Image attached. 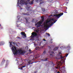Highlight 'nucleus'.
I'll return each instance as SVG.
<instances>
[{"label":"nucleus","instance_id":"43","mask_svg":"<svg viewBox=\"0 0 73 73\" xmlns=\"http://www.w3.org/2000/svg\"><path fill=\"white\" fill-rule=\"evenodd\" d=\"M57 73H60V72L59 71H58V72H57Z\"/></svg>","mask_w":73,"mask_h":73},{"label":"nucleus","instance_id":"34","mask_svg":"<svg viewBox=\"0 0 73 73\" xmlns=\"http://www.w3.org/2000/svg\"><path fill=\"white\" fill-rule=\"evenodd\" d=\"M55 48L57 50L58 48V47H56Z\"/></svg>","mask_w":73,"mask_h":73},{"label":"nucleus","instance_id":"42","mask_svg":"<svg viewBox=\"0 0 73 73\" xmlns=\"http://www.w3.org/2000/svg\"><path fill=\"white\" fill-rule=\"evenodd\" d=\"M48 47L50 48L49 49H50V46H49Z\"/></svg>","mask_w":73,"mask_h":73},{"label":"nucleus","instance_id":"46","mask_svg":"<svg viewBox=\"0 0 73 73\" xmlns=\"http://www.w3.org/2000/svg\"><path fill=\"white\" fill-rule=\"evenodd\" d=\"M0 27H1V24H0Z\"/></svg>","mask_w":73,"mask_h":73},{"label":"nucleus","instance_id":"26","mask_svg":"<svg viewBox=\"0 0 73 73\" xmlns=\"http://www.w3.org/2000/svg\"><path fill=\"white\" fill-rule=\"evenodd\" d=\"M46 52L45 51H44L43 52V54H46Z\"/></svg>","mask_w":73,"mask_h":73},{"label":"nucleus","instance_id":"36","mask_svg":"<svg viewBox=\"0 0 73 73\" xmlns=\"http://www.w3.org/2000/svg\"><path fill=\"white\" fill-rule=\"evenodd\" d=\"M60 54H61V52H59V55H60Z\"/></svg>","mask_w":73,"mask_h":73},{"label":"nucleus","instance_id":"13","mask_svg":"<svg viewBox=\"0 0 73 73\" xmlns=\"http://www.w3.org/2000/svg\"><path fill=\"white\" fill-rule=\"evenodd\" d=\"M49 53H50V54H55L53 51H49Z\"/></svg>","mask_w":73,"mask_h":73},{"label":"nucleus","instance_id":"22","mask_svg":"<svg viewBox=\"0 0 73 73\" xmlns=\"http://www.w3.org/2000/svg\"><path fill=\"white\" fill-rule=\"evenodd\" d=\"M13 44L14 45H15V44H17V43H16V42H13Z\"/></svg>","mask_w":73,"mask_h":73},{"label":"nucleus","instance_id":"14","mask_svg":"<svg viewBox=\"0 0 73 73\" xmlns=\"http://www.w3.org/2000/svg\"><path fill=\"white\" fill-rule=\"evenodd\" d=\"M30 7H31L29 6H27L26 7V9H27V11H29V8H30Z\"/></svg>","mask_w":73,"mask_h":73},{"label":"nucleus","instance_id":"1","mask_svg":"<svg viewBox=\"0 0 73 73\" xmlns=\"http://www.w3.org/2000/svg\"><path fill=\"white\" fill-rule=\"evenodd\" d=\"M57 20H54L53 19H52L49 21L47 20L44 23V27L46 28H49V27L52 26L53 24Z\"/></svg>","mask_w":73,"mask_h":73},{"label":"nucleus","instance_id":"35","mask_svg":"<svg viewBox=\"0 0 73 73\" xmlns=\"http://www.w3.org/2000/svg\"><path fill=\"white\" fill-rule=\"evenodd\" d=\"M26 66H23L22 67V68H24V67H25Z\"/></svg>","mask_w":73,"mask_h":73},{"label":"nucleus","instance_id":"51","mask_svg":"<svg viewBox=\"0 0 73 73\" xmlns=\"http://www.w3.org/2000/svg\"><path fill=\"white\" fill-rule=\"evenodd\" d=\"M66 13H67V12H66Z\"/></svg>","mask_w":73,"mask_h":73},{"label":"nucleus","instance_id":"32","mask_svg":"<svg viewBox=\"0 0 73 73\" xmlns=\"http://www.w3.org/2000/svg\"><path fill=\"white\" fill-rule=\"evenodd\" d=\"M68 54H66V55L65 56H66V57H67V56H68Z\"/></svg>","mask_w":73,"mask_h":73},{"label":"nucleus","instance_id":"17","mask_svg":"<svg viewBox=\"0 0 73 73\" xmlns=\"http://www.w3.org/2000/svg\"><path fill=\"white\" fill-rule=\"evenodd\" d=\"M4 43V42H0V46H1V45H3V43Z\"/></svg>","mask_w":73,"mask_h":73},{"label":"nucleus","instance_id":"2","mask_svg":"<svg viewBox=\"0 0 73 73\" xmlns=\"http://www.w3.org/2000/svg\"><path fill=\"white\" fill-rule=\"evenodd\" d=\"M12 50L14 53V54L16 55L17 53L18 54H21L22 50L20 49H18V50L16 49V47H13L12 48Z\"/></svg>","mask_w":73,"mask_h":73},{"label":"nucleus","instance_id":"40","mask_svg":"<svg viewBox=\"0 0 73 73\" xmlns=\"http://www.w3.org/2000/svg\"><path fill=\"white\" fill-rule=\"evenodd\" d=\"M23 67H21V70H23Z\"/></svg>","mask_w":73,"mask_h":73},{"label":"nucleus","instance_id":"16","mask_svg":"<svg viewBox=\"0 0 73 73\" xmlns=\"http://www.w3.org/2000/svg\"><path fill=\"white\" fill-rule=\"evenodd\" d=\"M60 58H61V59H63V58H64L65 57L64 56H62L61 55H60Z\"/></svg>","mask_w":73,"mask_h":73},{"label":"nucleus","instance_id":"11","mask_svg":"<svg viewBox=\"0 0 73 73\" xmlns=\"http://www.w3.org/2000/svg\"><path fill=\"white\" fill-rule=\"evenodd\" d=\"M34 0H32L29 3V4L30 5H32V4H33V1H34Z\"/></svg>","mask_w":73,"mask_h":73},{"label":"nucleus","instance_id":"47","mask_svg":"<svg viewBox=\"0 0 73 73\" xmlns=\"http://www.w3.org/2000/svg\"><path fill=\"white\" fill-rule=\"evenodd\" d=\"M33 64V63H31V64Z\"/></svg>","mask_w":73,"mask_h":73},{"label":"nucleus","instance_id":"56","mask_svg":"<svg viewBox=\"0 0 73 73\" xmlns=\"http://www.w3.org/2000/svg\"><path fill=\"white\" fill-rule=\"evenodd\" d=\"M33 59H34L33 58Z\"/></svg>","mask_w":73,"mask_h":73},{"label":"nucleus","instance_id":"5","mask_svg":"<svg viewBox=\"0 0 73 73\" xmlns=\"http://www.w3.org/2000/svg\"><path fill=\"white\" fill-rule=\"evenodd\" d=\"M63 14H64V13H62L60 14H58L54 15V16H55V17H56V18H57V19H58L60 18V17H61V16H62V15H63Z\"/></svg>","mask_w":73,"mask_h":73},{"label":"nucleus","instance_id":"54","mask_svg":"<svg viewBox=\"0 0 73 73\" xmlns=\"http://www.w3.org/2000/svg\"><path fill=\"white\" fill-rule=\"evenodd\" d=\"M21 65H22V64H21Z\"/></svg>","mask_w":73,"mask_h":73},{"label":"nucleus","instance_id":"50","mask_svg":"<svg viewBox=\"0 0 73 73\" xmlns=\"http://www.w3.org/2000/svg\"><path fill=\"white\" fill-rule=\"evenodd\" d=\"M35 62V63H36V62Z\"/></svg>","mask_w":73,"mask_h":73},{"label":"nucleus","instance_id":"20","mask_svg":"<svg viewBox=\"0 0 73 73\" xmlns=\"http://www.w3.org/2000/svg\"><path fill=\"white\" fill-rule=\"evenodd\" d=\"M25 19L26 21V23H28V18H25Z\"/></svg>","mask_w":73,"mask_h":73},{"label":"nucleus","instance_id":"49","mask_svg":"<svg viewBox=\"0 0 73 73\" xmlns=\"http://www.w3.org/2000/svg\"><path fill=\"white\" fill-rule=\"evenodd\" d=\"M37 58V57H35V58Z\"/></svg>","mask_w":73,"mask_h":73},{"label":"nucleus","instance_id":"3","mask_svg":"<svg viewBox=\"0 0 73 73\" xmlns=\"http://www.w3.org/2000/svg\"><path fill=\"white\" fill-rule=\"evenodd\" d=\"M41 19L42 20L40 21H39L38 23H37L36 24H35L36 26H37V28H38V27H40L41 25V24H42V23L44 22V17H43L42 16L41 17Z\"/></svg>","mask_w":73,"mask_h":73},{"label":"nucleus","instance_id":"6","mask_svg":"<svg viewBox=\"0 0 73 73\" xmlns=\"http://www.w3.org/2000/svg\"><path fill=\"white\" fill-rule=\"evenodd\" d=\"M31 36L30 37H31V38H33L34 37H35V36H36L37 35L36 33L34 32H33L31 33Z\"/></svg>","mask_w":73,"mask_h":73},{"label":"nucleus","instance_id":"37","mask_svg":"<svg viewBox=\"0 0 73 73\" xmlns=\"http://www.w3.org/2000/svg\"><path fill=\"white\" fill-rule=\"evenodd\" d=\"M35 21V19H33L32 20V22H33V21Z\"/></svg>","mask_w":73,"mask_h":73},{"label":"nucleus","instance_id":"25","mask_svg":"<svg viewBox=\"0 0 73 73\" xmlns=\"http://www.w3.org/2000/svg\"><path fill=\"white\" fill-rule=\"evenodd\" d=\"M42 11H43V12H44V11H45V9H43V8L42 9Z\"/></svg>","mask_w":73,"mask_h":73},{"label":"nucleus","instance_id":"7","mask_svg":"<svg viewBox=\"0 0 73 73\" xmlns=\"http://www.w3.org/2000/svg\"><path fill=\"white\" fill-rule=\"evenodd\" d=\"M64 60H61L60 62H58V65H60V66H61L62 65V63H64Z\"/></svg>","mask_w":73,"mask_h":73},{"label":"nucleus","instance_id":"12","mask_svg":"<svg viewBox=\"0 0 73 73\" xmlns=\"http://www.w3.org/2000/svg\"><path fill=\"white\" fill-rule=\"evenodd\" d=\"M12 42H9L10 46H11H11H12V48H13V47H14H14H15V46L12 45Z\"/></svg>","mask_w":73,"mask_h":73},{"label":"nucleus","instance_id":"8","mask_svg":"<svg viewBox=\"0 0 73 73\" xmlns=\"http://www.w3.org/2000/svg\"><path fill=\"white\" fill-rule=\"evenodd\" d=\"M36 2L37 3H39L40 5L42 4V3H44V1L42 0H36Z\"/></svg>","mask_w":73,"mask_h":73},{"label":"nucleus","instance_id":"53","mask_svg":"<svg viewBox=\"0 0 73 73\" xmlns=\"http://www.w3.org/2000/svg\"><path fill=\"white\" fill-rule=\"evenodd\" d=\"M17 46V45H16Z\"/></svg>","mask_w":73,"mask_h":73},{"label":"nucleus","instance_id":"39","mask_svg":"<svg viewBox=\"0 0 73 73\" xmlns=\"http://www.w3.org/2000/svg\"><path fill=\"white\" fill-rule=\"evenodd\" d=\"M31 50L30 49L29 50V52H31Z\"/></svg>","mask_w":73,"mask_h":73},{"label":"nucleus","instance_id":"4","mask_svg":"<svg viewBox=\"0 0 73 73\" xmlns=\"http://www.w3.org/2000/svg\"><path fill=\"white\" fill-rule=\"evenodd\" d=\"M20 3L21 4H25L27 5L28 4V2L25 0H21Z\"/></svg>","mask_w":73,"mask_h":73},{"label":"nucleus","instance_id":"9","mask_svg":"<svg viewBox=\"0 0 73 73\" xmlns=\"http://www.w3.org/2000/svg\"><path fill=\"white\" fill-rule=\"evenodd\" d=\"M21 35H22L24 36V37H27V36H26V34L24 32H22L21 33Z\"/></svg>","mask_w":73,"mask_h":73},{"label":"nucleus","instance_id":"27","mask_svg":"<svg viewBox=\"0 0 73 73\" xmlns=\"http://www.w3.org/2000/svg\"><path fill=\"white\" fill-rule=\"evenodd\" d=\"M5 60H4V58H3V61H2V62H5Z\"/></svg>","mask_w":73,"mask_h":73},{"label":"nucleus","instance_id":"30","mask_svg":"<svg viewBox=\"0 0 73 73\" xmlns=\"http://www.w3.org/2000/svg\"><path fill=\"white\" fill-rule=\"evenodd\" d=\"M57 50L56 48H54V50L55 51H56V50Z\"/></svg>","mask_w":73,"mask_h":73},{"label":"nucleus","instance_id":"52","mask_svg":"<svg viewBox=\"0 0 73 73\" xmlns=\"http://www.w3.org/2000/svg\"><path fill=\"white\" fill-rule=\"evenodd\" d=\"M66 9H67V7H66Z\"/></svg>","mask_w":73,"mask_h":73},{"label":"nucleus","instance_id":"29","mask_svg":"<svg viewBox=\"0 0 73 73\" xmlns=\"http://www.w3.org/2000/svg\"><path fill=\"white\" fill-rule=\"evenodd\" d=\"M17 18H18V20H19V19H20V16H18L17 17Z\"/></svg>","mask_w":73,"mask_h":73},{"label":"nucleus","instance_id":"38","mask_svg":"<svg viewBox=\"0 0 73 73\" xmlns=\"http://www.w3.org/2000/svg\"><path fill=\"white\" fill-rule=\"evenodd\" d=\"M43 41H46V40H45V39H43Z\"/></svg>","mask_w":73,"mask_h":73},{"label":"nucleus","instance_id":"55","mask_svg":"<svg viewBox=\"0 0 73 73\" xmlns=\"http://www.w3.org/2000/svg\"><path fill=\"white\" fill-rule=\"evenodd\" d=\"M36 32H38L37 31Z\"/></svg>","mask_w":73,"mask_h":73},{"label":"nucleus","instance_id":"44","mask_svg":"<svg viewBox=\"0 0 73 73\" xmlns=\"http://www.w3.org/2000/svg\"><path fill=\"white\" fill-rule=\"evenodd\" d=\"M30 0H27V1H30Z\"/></svg>","mask_w":73,"mask_h":73},{"label":"nucleus","instance_id":"33","mask_svg":"<svg viewBox=\"0 0 73 73\" xmlns=\"http://www.w3.org/2000/svg\"><path fill=\"white\" fill-rule=\"evenodd\" d=\"M55 68H56V69H58V67H55Z\"/></svg>","mask_w":73,"mask_h":73},{"label":"nucleus","instance_id":"19","mask_svg":"<svg viewBox=\"0 0 73 73\" xmlns=\"http://www.w3.org/2000/svg\"><path fill=\"white\" fill-rule=\"evenodd\" d=\"M46 34L47 35H48L49 37H50V34L48 33H46Z\"/></svg>","mask_w":73,"mask_h":73},{"label":"nucleus","instance_id":"45","mask_svg":"<svg viewBox=\"0 0 73 73\" xmlns=\"http://www.w3.org/2000/svg\"><path fill=\"white\" fill-rule=\"evenodd\" d=\"M36 72H37V71H35V73H36Z\"/></svg>","mask_w":73,"mask_h":73},{"label":"nucleus","instance_id":"24","mask_svg":"<svg viewBox=\"0 0 73 73\" xmlns=\"http://www.w3.org/2000/svg\"><path fill=\"white\" fill-rule=\"evenodd\" d=\"M17 5L18 7H19V1H18Z\"/></svg>","mask_w":73,"mask_h":73},{"label":"nucleus","instance_id":"10","mask_svg":"<svg viewBox=\"0 0 73 73\" xmlns=\"http://www.w3.org/2000/svg\"><path fill=\"white\" fill-rule=\"evenodd\" d=\"M23 15H24L25 16H29V14L28 13H22Z\"/></svg>","mask_w":73,"mask_h":73},{"label":"nucleus","instance_id":"31","mask_svg":"<svg viewBox=\"0 0 73 73\" xmlns=\"http://www.w3.org/2000/svg\"><path fill=\"white\" fill-rule=\"evenodd\" d=\"M47 59H48V58H46L45 59H44V61H47Z\"/></svg>","mask_w":73,"mask_h":73},{"label":"nucleus","instance_id":"23","mask_svg":"<svg viewBox=\"0 0 73 73\" xmlns=\"http://www.w3.org/2000/svg\"><path fill=\"white\" fill-rule=\"evenodd\" d=\"M50 62L52 63V64H53V65H55L54 64H53V62L52 61H51Z\"/></svg>","mask_w":73,"mask_h":73},{"label":"nucleus","instance_id":"21","mask_svg":"<svg viewBox=\"0 0 73 73\" xmlns=\"http://www.w3.org/2000/svg\"><path fill=\"white\" fill-rule=\"evenodd\" d=\"M50 56H51V57H53L54 56V55L52 54H50Z\"/></svg>","mask_w":73,"mask_h":73},{"label":"nucleus","instance_id":"15","mask_svg":"<svg viewBox=\"0 0 73 73\" xmlns=\"http://www.w3.org/2000/svg\"><path fill=\"white\" fill-rule=\"evenodd\" d=\"M25 53V52L23 50H22V51H21V54H24Z\"/></svg>","mask_w":73,"mask_h":73},{"label":"nucleus","instance_id":"18","mask_svg":"<svg viewBox=\"0 0 73 73\" xmlns=\"http://www.w3.org/2000/svg\"><path fill=\"white\" fill-rule=\"evenodd\" d=\"M36 50H38L40 49V48L38 47H36L35 48Z\"/></svg>","mask_w":73,"mask_h":73},{"label":"nucleus","instance_id":"41","mask_svg":"<svg viewBox=\"0 0 73 73\" xmlns=\"http://www.w3.org/2000/svg\"><path fill=\"white\" fill-rule=\"evenodd\" d=\"M67 48H70V46H68V47H67Z\"/></svg>","mask_w":73,"mask_h":73},{"label":"nucleus","instance_id":"48","mask_svg":"<svg viewBox=\"0 0 73 73\" xmlns=\"http://www.w3.org/2000/svg\"><path fill=\"white\" fill-rule=\"evenodd\" d=\"M59 69L60 68V66H59Z\"/></svg>","mask_w":73,"mask_h":73},{"label":"nucleus","instance_id":"28","mask_svg":"<svg viewBox=\"0 0 73 73\" xmlns=\"http://www.w3.org/2000/svg\"><path fill=\"white\" fill-rule=\"evenodd\" d=\"M31 61H30L29 62H28V64H31Z\"/></svg>","mask_w":73,"mask_h":73}]
</instances>
